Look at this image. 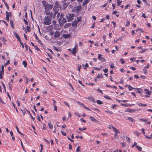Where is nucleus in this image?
Here are the masks:
<instances>
[{"label": "nucleus", "instance_id": "nucleus-1", "mask_svg": "<svg viewBox=\"0 0 152 152\" xmlns=\"http://www.w3.org/2000/svg\"><path fill=\"white\" fill-rule=\"evenodd\" d=\"M41 18L44 19L43 23L44 25H49L51 23L50 21L51 20L52 18V14L47 15L45 16L44 19H43L42 16H41Z\"/></svg>", "mask_w": 152, "mask_h": 152}, {"label": "nucleus", "instance_id": "nucleus-2", "mask_svg": "<svg viewBox=\"0 0 152 152\" xmlns=\"http://www.w3.org/2000/svg\"><path fill=\"white\" fill-rule=\"evenodd\" d=\"M59 23L61 26H62L64 24L66 23V20L65 19L63 18V15L61 14L60 17L58 19Z\"/></svg>", "mask_w": 152, "mask_h": 152}, {"label": "nucleus", "instance_id": "nucleus-3", "mask_svg": "<svg viewBox=\"0 0 152 152\" xmlns=\"http://www.w3.org/2000/svg\"><path fill=\"white\" fill-rule=\"evenodd\" d=\"M42 4L44 6L45 9H47L48 8L52 9L53 8V5H49L47 2L45 1H43L42 2Z\"/></svg>", "mask_w": 152, "mask_h": 152}, {"label": "nucleus", "instance_id": "nucleus-4", "mask_svg": "<svg viewBox=\"0 0 152 152\" xmlns=\"http://www.w3.org/2000/svg\"><path fill=\"white\" fill-rule=\"evenodd\" d=\"M75 15L73 14H68L66 16L68 21H70L73 19V17Z\"/></svg>", "mask_w": 152, "mask_h": 152}, {"label": "nucleus", "instance_id": "nucleus-5", "mask_svg": "<svg viewBox=\"0 0 152 152\" xmlns=\"http://www.w3.org/2000/svg\"><path fill=\"white\" fill-rule=\"evenodd\" d=\"M77 46L76 44H75V47L73 49H68V50L70 51L71 53L73 54H75L77 52H76V48Z\"/></svg>", "mask_w": 152, "mask_h": 152}, {"label": "nucleus", "instance_id": "nucleus-6", "mask_svg": "<svg viewBox=\"0 0 152 152\" xmlns=\"http://www.w3.org/2000/svg\"><path fill=\"white\" fill-rule=\"evenodd\" d=\"M98 59L101 61L102 62H105L106 61V60L104 58L102 57V55L101 54H98Z\"/></svg>", "mask_w": 152, "mask_h": 152}, {"label": "nucleus", "instance_id": "nucleus-7", "mask_svg": "<svg viewBox=\"0 0 152 152\" xmlns=\"http://www.w3.org/2000/svg\"><path fill=\"white\" fill-rule=\"evenodd\" d=\"M60 7V6L59 5L58 1H56L55 2V5L53 7V10H56V9L59 10V8Z\"/></svg>", "mask_w": 152, "mask_h": 152}, {"label": "nucleus", "instance_id": "nucleus-8", "mask_svg": "<svg viewBox=\"0 0 152 152\" xmlns=\"http://www.w3.org/2000/svg\"><path fill=\"white\" fill-rule=\"evenodd\" d=\"M6 19L9 21V16L11 15V12H10L9 13L8 12L6 11Z\"/></svg>", "mask_w": 152, "mask_h": 152}, {"label": "nucleus", "instance_id": "nucleus-9", "mask_svg": "<svg viewBox=\"0 0 152 152\" xmlns=\"http://www.w3.org/2000/svg\"><path fill=\"white\" fill-rule=\"evenodd\" d=\"M53 12L52 13V17H53V18H54L55 17H56V14L58 12V11L59 10L56 9V10H53Z\"/></svg>", "mask_w": 152, "mask_h": 152}, {"label": "nucleus", "instance_id": "nucleus-10", "mask_svg": "<svg viewBox=\"0 0 152 152\" xmlns=\"http://www.w3.org/2000/svg\"><path fill=\"white\" fill-rule=\"evenodd\" d=\"M134 91L137 93H142V90L140 88H134Z\"/></svg>", "mask_w": 152, "mask_h": 152}, {"label": "nucleus", "instance_id": "nucleus-11", "mask_svg": "<svg viewBox=\"0 0 152 152\" xmlns=\"http://www.w3.org/2000/svg\"><path fill=\"white\" fill-rule=\"evenodd\" d=\"M136 111V110H135L134 109H130L129 108H127L126 111L127 112H129L130 113H133Z\"/></svg>", "mask_w": 152, "mask_h": 152}, {"label": "nucleus", "instance_id": "nucleus-12", "mask_svg": "<svg viewBox=\"0 0 152 152\" xmlns=\"http://www.w3.org/2000/svg\"><path fill=\"white\" fill-rule=\"evenodd\" d=\"M60 35V32L58 31H56L54 35V37L55 38H57Z\"/></svg>", "mask_w": 152, "mask_h": 152}, {"label": "nucleus", "instance_id": "nucleus-13", "mask_svg": "<svg viewBox=\"0 0 152 152\" xmlns=\"http://www.w3.org/2000/svg\"><path fill=\"white\" fill-rule=\"evenodd\" d=\"M45 12L46 14L47 15H50L51 14H52V13L51 12L50 13V10H51V9H50V8H48L47 9H45Z\"/></svg>", "mask_w": 152, "mask_h": 152}, {"label": "nucleus", "instance_id": "nucleus-14", "mask_svg": "<svg viewBox=\"0 0 152 152\" xmlns=\"http://www.w3.org/2000/svg\"><path fill=\"white\" fill-rule=\"evenodd\" d=\"M86 99L91 100L92 102L94 103H95L94 99L91 96H89L86 97Z\"/></svg>", "mask_w": 152, "mask_h": 152}, {"label": "nucleus", "instance_id": "nucleus-15", "mask_svg": "<svg viewBox=\"0 0 152 152\" xmlns=\"http://www.w3.org/2000/svg\"><path fill=\"white\" fill-rule=\"evenodd\" d=\"M113 129L115 133L119 134L120 133L119 131L116 129L115 127L113 126Z\"/></svg>", "mask_w": 152, "mask_h": 152}, {"label": "nucleus", "instance_id": "nucleus-16", "mask_svg": "<svg viewBox=\"0 0 152 152\" xmlns=\"http://www.w3.org/2000/svg\"><path fill=\"white\" fill-rule=\"evenodd\" d=\"M78 22L77 21V20L75 19L72 23V26L73 27H75L76 26L77 23Z\"/></svg>", "mask_w": 152, "mask_h": 152}, {"label": "nucleus", "instance_id": "nucleus-17", "mask_svg": "<svg viewBox=\"0 0 152 152\" xmlns=\"http://www.w3.org/2000/svg\"><path fill=\"white\" fill-rule=\"evenodd\" d=\"M14 34V36L18 39L19 42H20V40H21L20 39L19 37L18 34L16 32H15Z\"/></svg>", "mask_w": 152, "mask_h": 152}, {"label": "nucleus", "instance_id": "nucleus-18", "mask_svg": "<svg viewBox=\"0 0 152 152\" xmlns=\"http://www.w3.org/2000/svg\"><path fill=\"white\" fill-rule=\"evenodd\" d=\"M71 34H63V36L65 38H69L70 37Z\"/></svg>", "mask_w": 152, "mask_h": 152}, {"label": "nucleus", "instance_id": "nucleus-19", "mask_svg": "<svg viewBox=\"0 0 152 152\" xmlns=\"http://www.w3.org/2000/svg\"><path fill=\"white\" fill-rule=\"evenodd\" d=\"M121 105H122V106H124L126 107H128V106H130L131 105V104H127V103H126V104H121ZM134 105V104H132V105Z\"/></svg>", "mask_w": 152, "mask_h": 152}, {"label": "nucleus", "instance_id": "nucleus-20", "mask_svg": "<svg viewBox=\"0 0 152 152\" xmlns=\"http://www.w3.org/2000/svg\"><path fill=\"white\" fill-rule=\"evenodd\" d=\"M54 28L56 30H58L60 29L59 25L58 24H55L54 25Z\"/></svg>", "mask_w": 152, "mask_h": 152}, {"label": "nucleus", "instance_id": "nucleus-21", "mask_svg": "<svg viewBox=\"0 0 152 152\" xmlns=\"http://www.w3.org/2000/svg\"><path fill=\"white\" fill-rule=\"evenodd\" d=\"M90 118L92 121L96 122H98V121L96 119H95L94 117L92 116H90Z\"/></svg>", "mask_w": 152, "mask_h": 152}, {"label": "nucleus", "instance_id": "nucleus-22", "mask_svg": "<svg viewBox=\"0 0 152 152\" xmlns=\"http://www.w3.org/2000/svg\"><path fill=\"white\" fill-rule=\"evenodd\" d=\"M53 28V26L52 25H50L47 27V29L48 30H51Z\"/></svg>", "mask_w": 152, "mask_h": 152}, {"label": "nucleus", "instance_id": "nucleus-23", "mask_svg": "<svg viewBox=\"0 0 152 152\" xmlns=\"http://www.w3.org/2000/svg\"><path fill=\"white\" fill-rule=\"evenodd\" d=\"M60 16L61 15H60V13L58 12L56 14V17H55V18H54L58 19V18L60 17Z\"/></svg>", "mask_w": 152, "mask_h": 152}, {"label": "nucleus", "instance_id": "nucleus-24", "mask_svg": "<svg viewBox=\"0 0 152 152\" xmlns=\"http://www.w3.org/2000/svg\"><path fill=\"white\" fill-rule=\"evenodd\" d=\"M138 105L140 107H146L147 106V105L146 104H143L142 103H138Z\"/></svg>", "mask_w": 152, "mask_h": 152}, {"label": "nucleus", "instance_id": "nucleus-25", "mask_svg": "<svg viewBox=\"0 0 152 152\" xmlns=\"http://www.w3.org/2000/svg\"><path fill=\"white\" fill-rule=\"evenodd\" d=\"M143 72L146 75L147 74V69L146 67H144L143 69Z\"/></svg>", "mask_w": 152, "mask_h": 152}, {"label": "nucleus", "instance_id": "nucleus-26", "mask_svg": "<svg viewBox=\"0 0 152 152\" xmlns=\"http://www.w3.org/2000/svg\"><path fill=\"white\" fill-rule=\"evenodd\" d=\"M71 25V23H66L64 26V28H66L69 26Z\"/></svg>", "mask_w": 152, "mask_h": 152}, {"label": "nucleus", "instance_id": "nucleus-27", "mask_svg": "<svg viewBox=\"0 0 152 152\" xmlns=\"http://www.w3.org/2000/svg\"><path fill=\"white\" fill-rule=\"evenodd\" d=\"M88 0H85L83 2L82 5L83 6H84L86 5L88 3Z\"/></svg>", "mask_w": 152, "mask_h": 152}, {"label": "nucleus", "instance_id": "nucleus-28", "mask_svg": "<svg viewBox=\"0 0 152 152\" xmlns=\"http://www.w3.org/2000/svg\"><path fill=\"white\" fill-rule=\"evenodd\" d=\"M81 10V7L80 6H77V7L76 10L78 12L80 11Z\"/></svg>", "mask_w": 152, "mask_h": 152}, {"label": "nucleus", "instance_id": "nucleus-29", "mask_svg": "<svg viewBox=\"0 0 152 152\" xmlns=\"http://www.w3.org/2000/svg\"><path fill=\"white\" fill-rule=\"evenodd\" d=\"M127 119L130 121H131L132 122H134L135 121V120L134 119H133L132 118L130 117H128Z\"/></svg>", "mask_w": 152, "mask_h": 152}, {"label": "nucleus", "instance_id": "nucleus-30", "mask_svg": "<svg viewBox=\"0 0 152 152\" xmlns=\"http://www.w3.org/2000/svg\"><path fill=\"white\" fill-rule=\"evenodd\" d=\"M128 88L129 91H131L133 89H134V88H133L130 85H128Z\"/></svg>", "mask_w": 152, "mask_h": 152}, {"label": "nucleus", "instance_id": "nucleus-31", "mask_svg": "<svg viewBox=\"0 0 152 152\" xmlns=\"http://www.w3.org/2000/svg\"><path fill=\"white\" fill-rule=\"evenodd\" d=\"M148 50L147 49H144L142 50H141V51H140L139 53H143L145 52L146 51H147Z\"/></svg>", "mask_w": 152, "mask_h": 152}, {"label": "nucleus", "instance_id": "nucleus-32", "mask_svg": "<svg viewBox=\"0 0 152 152\" xmlns=\"http://www.w3.org/2000/svg\"><path fill=\"white\" fill-rule=\"evenodd\" d=\"M96 102L98 104H102L103 103L102 102H101L100 100H97L96 101Z\"/></svg>", "mask_w": 152, "mask_h": 152}, {"label": "nucleus", "instance_id": "nucleus-33", "mask_svg": "<svg viewBox=\"0 0 152 152\" xmlns=\"http://www.w3.org/2000/svg\"><path fill=\"white\" fill-rule=\"evenodd\" d=\"M136 147L137 148V149L139 151H140L142 150V148L141 147L138 146L137 145H136Z\"/></svg>", "mask_w": 152, "mask_h": 152}, {"label": "nucleus", "instance_id": "nucleus-34", "mask_svg": "<svg viewBox=\"0 0 152 152\" xmlns=\"http://www.w3.org/2000/svg\"><path fill=\"white\" fill-rule=\"evenodd\" d=\"M24 65V67H26L27 65L26 62L25 61H24L22 63Z\"/></svg>", "mask_w": 152, "mask_h": 152}, {"label": "nucleus", "instance_id": "nucleus-35", "mask_svg": "<svg viewBox=\"0 0 152 152\" xmlns=\"http://www.w3.org/2000/svg\"><path fill=\"white\" fill-rule=\"evenodd\" d=\"M9 87L10 88V90H12V86L10 83H9L8 84Z\"/></svg>", "mask_w": 152, "mask_h": 152}, {"label": "nucleus", "instance_id": "nucleus-36", "mask_svg": "<svg viewBox=\"0 0 152 152\" xmlns=\"http://www.w3.org/2000/svg\"><path fill=\"white\" fill-rule=\"evenodd\" d=\"M10 60H8L7 61V62L4 64V66H6L8 64H10Z\"/></svg>", "mask_w": 152, "mask_h": 152}, {"label": "nucleus", "instance_id": "nucleus-37", "mask_svg": "<svg viewBox=\"0 0 152 152\" xmlns=\"http://www.w3.org/2000/svg\"><path fill=\"white\" fill-rule=\"evenodd\" d=\"M48 125L49 126V127L50 129H52L53 128V126L50 123H48Z\"/></svg>", "mask_w": 152, "mask_h": 152}, {"label": "nucleus", "instance_id": "nucleus-38", "mask_svg": "<svg viewBox=\"0 0 152 152\" xmlns=\"http://www.w3.org/2000/svg\"><path fill=\"white\" fill-rule=\"evenodd\" d=\"M16 129L17 130V131L18 132V133L20 134H21V135H23V134L21 133L19 131V129H18V126L16 125Z\"/></svg>", "mask_w": 152, "mask_h": 152}, {"label": "nucleus", "instance_id": "nucleus-39", "mask_svg": "<svg viewBox=\"0 0 152 152\" xmlns=\"http://www.w3.org/2000/svg\"><path fill=\"white\" fill-rule=\"evenodd\" d=\"M68 3H66L65 4H64L63 5V7L65 8L67 7L68 6Z\"/></svg>", "mask_w": 152, "mask_h": 152}, {"label": "nucleus", "instance_id": "nucleus-40", "mask_svg": "<svg viewBox=\"0 0 152 152\" xmlns=\"http://www.w3.org/2000/svg\"><path fill=\"white\" fill-rule=\"evenodd\" d=\"M1 40L2 41H3L4 44H5V42L6 41V40L5 39V38H4V37H2V38H1Z\"/></svg>", "mask_w": 152, "mask_h": 152}, {"label": "nucleus", "instance_id": "nucleus-41", "mask_svg": "<svg viewBox=\"0 0 152 152\" xmlns=\"http://www.w3.org/2000/svg\"><path fill=\"white\" fill-rule=\"evenodd\" d=\"M124 137L126 138L127 141L128 142H130V139L128 137Z\"/></svg>", "mask_w": 152, "mask_h": 152}, {"label": "nucleus", "instance_id": "nucleus-42", "mask_svg": "<svg viewBox=\"0 0 152 152\" xmlns=\"http://www.w3.org/2000/svg\"><path fill=\"white\" fill-rule=\"evenodd\" d=\"M77 21L78 22H79L81 20V19H82L81 17H78L77 18Z\"/></svg>", "mask_w": 152, "mask_h": 152}, {"label": "nucleus", "instance_id": "nucleus-43", "mask_svg": "<svg viewBox=\"0 0 152 152\" xmlns=\"http://www.w3.org/2000/svg\"><path fill=\"white\" fill-rule=\"evenodd\" d=\"M117 4L118 5V6H119L120 5V4L122 2L121 1H120L119 0H117Z\"/></svg>", "mask_w": 152, "mask_h": 152}, {"label": "nucleus", "instance_id": "nucleus-44", "mask_svg": "<svg viewBox=\"0 0 152 152\" xmlns=\"http://www.w3.org/2000/svg\"><path fill=\"white\" fill-rule=\"evenodd\" d=\"M140 121H142L144 122H146L148 121V119H143L142 118H140Z\"/></svg>", "mask_w": 152, "mask_h": 152}, {"label": "nucleus", "instance_id": "nucleus-45", "mask_svg": "<svg viewBox=\"0 0 152 152\" xmlns=\"http://www.w3.org/2000/svg\"><path fill=\"white\" fill-rule=\"evenodd\" d=\"M27 30L28 32H29L31 31V28L29 26H27L26 27Z\"/></svg>", "mask_w": 152, "mask_h": 152}, {"label": "nucleus", "instance_id": "nucleus-46", "mask_svg": "<svg viewBox=\"0 0 152 152\" xmlns=\"http://www.w3.org/2000/svg\"><path fill=\"white\" fill-rule=\"evenodd\" d=\"M102 74H99L97 76V78H100V77H102Z\"/></svg>", "mask_w": 152, "mask_h": 152}, {"label": "nucleus", "instance_id": "nucleus-47", "mask_svg": "<svg viewBox=\"0 0 152 152\" xmlns=\"http://www.w3.org/2000/svg\"><path fill=\"white\" fill-rule=\"evenodd\" d=\"M53 105L54 107V110L57 111V107L56 105L55 104H53Z\"/></svg>", "mask_w": 152, "mask_h": 152}, {"label": "nucleus", "instance_id": "nucleus-48", "mask_svg": "<svg viewBox=\"0 0 152 152\" xmlns=\"http://www.w3.org/2000/svg\"><path fill=\"white\" fill-rule=\"evenodd\" d=\"M138 30H139V31H141L142 32H143V30L141 28H138L135 31H137Z\"/></svg>", "mask_w": 152, "mask_h": 152}, {"label": "nucleus", "instance_id": "nucleus-49", "mask_svg": "<svg viewBox=\"0 0 152 152\" xmlns=\"http://www.w3.org/2000/svg\"><path fill=\"white\" fill-rule=\"evenodd\" d=\"M130 22L129 21H127L126 22V26H128L129 25Z\"/></svg>", "mask_w": 152, "mask_h": 152}, {"label": "nucleus", "instance_id": "nucleus-50", "mask_svg": "<svg viewBox=\"0 0 152 152\" xmlns=\"http://www.w3.org/2000/svg\"><path fill=\"white\" fill-rule=\"evenodd\" d=\"M120 61H121V63L123 64H124L125 62V61H124V60L123 58H121L120 60Z\"/></svg>", "mask_w": 152, "mask_h": 152}, {"label": "nucleus", "instance_id": "nucleus-51", "mask_svg": "<svg viewBox=\"0 0 152 152\" xmlns=\"http://www.w3.org/2000/svg\"><path fill=\"white\" fill-rule=\"evenodd\" d=\"M4 4H5V5L7 9V10H9V6L7 4V3H5Z\"/></svg>", "mask_w": 152, "mask_h": 152}, {"label": "nucleus", "instance_id": "nucleus-52", "mask_svg": "<svg viewBox=\"0 0 152 152\" xmlns=\"http://www.w3.org/2000/svg\"><path fill=\"white\" fill-rule=\"evenodd\" d=\"M10 23L11 24V26L13 28V21L11 19H10Z\"/></svg>", "mask_w": 152, "mask_h": 152}, {"label": "nucleus", "instance_id": "nucleus-53", "mask_svg": "<svg viewBox=\"0 0 152 152\" xmlns=\"http://www.w3.org/2000/svg\"><path fill=\"white\" fill-rule=\"evenodd\" d=\"M110 68H113L115 67L114 65V64L113 63L111 64L110 65Z\"/></svg>", "mask_w": 152, "mask_h": 152}, {"label": "nucleus", "instance_id": "nucleus-54", "mask_svg": "<svg viewBox=\"0 0 152 152\" xmlns=\"http://www.w3.org/2000/svg\"><path fill=\"white\" fill-rule=\"evenodd\" d=\"M151 91H147L146 92V94H147L150 95L151 94Z\"/></svg>", "mask_w": 152, "mask_h": 152}, {"label": "nucleus", "instance_id": "nucleus-55", "mask_svg": "<svg viewBox=\"0 0 152 152\" xmlns=\"http://www.w3.org/2000/svg\"><path fill=\"white\" fill-rule=\"evenodd\" d=\"M104 97L108 99H111V98L108 96H104Z\"/></svg>", "mask_w": 152, "mask_h": 152}, {"label": "nucleus", "instance_id": "nucleus-56", "mask_svg": "<svg viewBox=\"0 0 152 152\" xmlns=\"http://www.w3.org/2000/svg\"><path fill=\"white\" fill-rule=\"evenodd\" d=\"M80 146H78L77 148L76 149V151L77 152H78L79 151H80Z\"/></svg>", "mask_w": 152, "mask_h": 152}, {"label": "nucleus", "instance_id": "nucleus-57", "mask_svg": "<svg viewBox=\"0 0 152 152\" xmlns=\"http://www.w3.org/2000/svg\"><path fill=\"white\" fill-rule=\"evenodd\" d=\"M64 103L65 105H66L68 106L69 107V104L67 102H66V101H64Z\"/></svg>", "mask_w": 152, "mask_h": 152}, {"label": "nucleus", "instance_id": "nucleus-58", "mask_svg": "<svg viewBox=\"0 0 152 152\" xmlns=\"http://www.w3.org/2000/svg\"><path fill=\"white\" fill-rule=\"evenodd\" d=\"M77 103H79L80 105H82L83 107L85 106L83 104L80 102H77Z\"/></svg>", "mask_w": 152, "mask_h": 152}, {"label": "nucleus", "instance_id": "nucleus-59", "mask_svg": "<svg viewBox=\"0 0 152 152\" xmlns=\"http://www.w3.org/2000/svg\"><path fill=\"white\" fill-rule=\"evenodd\" d=\"M117 106V105L116 104H113V105L112 106V107H111L113 109H115V107L116 106Z\"/></svg>", "mask_w": 152, "mask_h": 152}, {"label": "nucleus", "instance_id": "nucleus-60", "mask_svg": "<svg viewBox=\"0 0 152 152\" xmlns=\"http://www.w3.org/2000/svg\"><path fill=\"white\" fill-rule=\"evenodd\" d=\"M23 21H24L25 24L26 25H27L28 23V22L26 20H25V19H24Z\"/></svg>", "mask_w": 152, "mask_h": 152}, {"label": "nucleus", "instance_id": "nucleus-61", "mask_svg": "<svg viewBox=\"0 0 152 152\" xmlns=\"http://www.w3.org/2000/svg\"><path fill=\"white\" fill-rule=\"evenodd\" d=\"M103 70L105 73H107L108 71V69L106 68L104 69H103Z\"/></svg>", "mask_w": 152, "mask_h": 152}, {"label": "nucleus", "instance_id": "nucleus-62", "mask_svg": "<svg viewBox=\"0 0 152 152\" xmlns=\"http://www.w3.org/2000/svg\"><path fill=\"white\" fill-rule=\"evenodd\" d=\"M81 66L80 65H79L78 66V70L80 72V69L81 68Z\"/></svg>", "mask_w": 152, "mask_h": 152}, {"label": "nucleus", "instance_id": "nucleus-63", "mask_svg": "<svg viewBox=\"0 0 152 152\" xmlns=\"http://www.w3.org/2000/svg\"><path fill=\"white\" fill-rule=\"evenodd\" d=\"M80 120L82 122H83V123H86V121L85 120H84L83 118H81L80 119Z\"/></svg>", "mask_w": 152, "mask_h": 152}, {"label": "nucleus", "instance_id": "nucleus-64", "mask_svg": "<svg viewBox=\"0 0 152 152\" xmlns=\"http://www.w3.org/2000/svg\"><path fill=\"white\" fill-rule=\"evenodd\" d=\"M135 134L136 135H137L138 136H139V135H140V133L137 132V131H136L135 132Z\"/></svg>", "mask_w": 152, "mask_h": 152}]
</instances>
